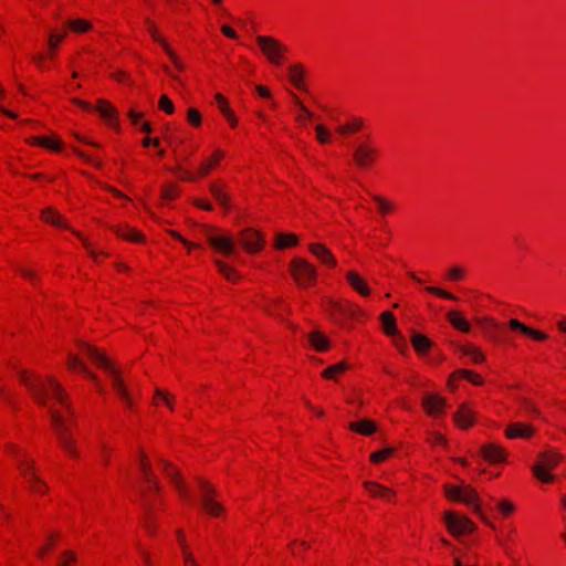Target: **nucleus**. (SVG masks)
<instances>
[{
    "instance_id": "5",
    "label": "nucleus",
    "mask_w": 566,
    "mask_h": 566,
    "mask_svg": "<svg viewBox=\"0 0 566 566\" xmlns=\"http://www.w3.org/2000/svg\"><path fill=\"white\" fill-rule=\"evenodd\" d=\"M560 461V455L545 451L538 454V462L533 465L532 471L534 475L542 482L548 483L553 481V475L548 473V470L554 469Z\"/></svg>"
},
{
    "instance_id": "64",
    "label": "nucleus",
    "mask_w": 566,
    "mask_h": 566,
    "mask_svg": "<svg viewBox=\"0 0 566 566\" xmlns=\"http://www.w3.org/2000/svg\"><path fill=\"white\" fill-rule=\"evenodd\" d=\"M255 91L262 97H270L271 96L270 91L266 87H264V86L258 85V86H255Z\"/></svg>"
},
{
    "instance_id": "40",
    "label": "nucleus",
    "mask_w": 566,
    "mask_h": 566,
    "mask_svg": "<svg viewBox=\"0 0 566 566\" xmlns=\"http://www.w3.org/2000/svg\"><path fill=\"white\" fill-rule=\"evenodd\" d=\"M177 534L184 551L185 566H199L196 559L193 558L192 554L187 549V546L184 544L181 531H177Z\"/></svg>"
},
{
    "instance_id": "48",
    "label": "nucleus",
    "mask_w": 566,
    "mask_h": 566,
    "mask_svg": "<svg viewBox=\"0 0 566 566\" xmlns=\"http://www.w3.org/2000/svg\"><path fill=\"white\" fill-rule=\"evenodd\" d=\"M221 157H222V153H221V151H217V153H216V156H214V160H213V163H205V164H202V165L200 166V168H199V174H200L201 176L207 175V174L210 171V169L213 167V165H214V164H216V163H217Z\"/></svg>"
},
{
    "instance_id": "31",
    "label": "nucleus",
    "mask_w": 566,
    "mask_h": 566,
    "mask_svg": "<svg viewBox=\"0 0 566 566\" xmlns=\"http://www.w3.org/2000/svg\"><path fill=\"white\" fill-rule=\"evenodd\" d=\"M298 242V239L293 233H276L275 248L284 249L287 247H294Z\"/></svg>"
},
{
    "instance_id": "42",
    "label": "nucleus",
    "mask_w": 566,
    "mask_h": 566,
    "mask_svg": "<svg viewBox=\"0 0 566 566\" xmlns=\"http://www.w3.org/2000/svg\"><path fill=\"white\" fill-rule=\"evenodd\" d=\"M458 374L468 379L469 381H471L472 384L474 385H481L482 384V377L479 375V374H475L471 370H467V369H461L458 371Z\"/></svg>"
},
{
    "instance_id": "27",
    "label": "nucleus",
    "mask_w": 566,
    "mask_h": 566,
    "mask_svg": "<svg viewBox=\"0 0 566 566\" xmlns=\"http://www.w3.org/2000/svg\"><path fill=\"white\" fill-rule=\"evenodd\" d=\"M447 318L454 328L463 333H469L471 331L469 322L464 317H462L458 312H449L447 314Z\"/></svg>"
},
{
    "instance_id": "33",
    "label": "nucleus",
    "mask_w": 566,
    "mask_h": 566,
    "mask_svg": "<svg viewBox=\"0 0 566 566\" xmlns=\"http://www.w3.org/2000/svg\"><path fill=\"white\" fill-rule=\"evenodd\" d=\"M459 350L463 355L469 356L475 364L482 363L484 360V355L473 345H462L459 347Z\"/></svg>"
},
{
    "instance_id": "59",
    "label": "nucleus",
    "mask_w": 566,
    "mask_h": 566,
    "mask_svg": "<svg viewBox=\"0 0 566 566\" xmlns=\"http://www.w3.org/2000/svg\"><path fill=\"white\" fill-rule=\"evenodd\" d=\"M499 509L502 513L504 514H510L511 512H513L514 510V506L512 503H510L509 501H502L500 502L499 504Z\"/></svg>"
},
{
    "instance_id": "53",
    "label": "nucleus",
    "mask_w": 566,
    "mask_h": 566,
    "mask_svg": "<svg viewBox=\"0 0 566 566\" xmlns=\"http://www.w3.org/2000/svg\"><path fill=\"white\" fill-rule=\"evenodd\" d=\"M374 200L378 203L379 209L382 213H387L392 209V205L388 201H386L380 196H374Z\"/></svg>"
},
{
    "instance_id": "44",
    "label": "nucleus",
    "mask_w": 566,
    "mask_h": 566,
    "mask_svg": "<svg viewBox=\"0 0 566 566\" xmlns=\"http://www.w3.org/2000/svg\"><path fill=\"white\" fill-rule=\"evenodd\" d=\"M427 291L429 293H432V294H434L437 296H440V297H443V298H447V300H452V301L457 300V296L453 295L452 293L447 292V291L441 290V289H438V287H434V286L427 287Z\"/></svg>"
},
{
    "instance_id": "18",
    "label": "nucleus",
    "mask_w": 566,
    "mask_h": 566,
    "mask_svg": "<svg viewBox=\"0 0 566 566\" xmlns=\"http://www.w3.org/2000/svg\"><path fill=\"white\" fill-rule=\"evenodd\" d=\"M473 412L468 405L463 403L454 415V422L462 429H467L473 423Z\"/></svg>"
},
{
    "instance_id": "38",
    "label": "nucleus",
    "mask_w": 566,
    "mask_h": 566,
    "mask_svg": "<svg viewBox=\"0 0 566 566\" xmlns=\"http://www.w3.org/2000/svg\"><path fill=\"white\" fill-rule=\"evenodd\" d=\"M210 191L212 196L216 198V200L219 201L220 205H222L226 209L229 208V198L220 187H218L217 185H211Z\"/></svg>"
},
{
    "instance_id": "55",
    "label": "nucleus",
    "mask_w": 566,
    "mask_h": 566,
    "mask_svg": "<svg viewBox=\"0 0 566 566\" xmlns=\"http://www.w3.org/2000/svg\"><path fill=\"white\" fill-rule=\"evenodd\" d=\"M177 193H178V192H177V189H176L175 187H172V186H169V187H165V188L163 189V193H161V196H163V198H164L165 200H168V201H169V200L175 199V198L177 197Z\"/></svg>"
},
{
    "instance_id": "43",
    "label": "nucleus",
    "mask_w": 566,
    "mask_h": 566,
    "mask_svg": "<svg viewBox=\"0 0 566 566\" xmlns=\"http://www.w3.org/2000/svg\"><path fill=\"white\" fill-rule=\"evenodd\" d=\"M159 108L167 114H172L175 106L167 95H161L159 99Z\"/></svg>"
},
{
    "instance_id": "32",
    "label": "nucleus",
    "mask_w": 566,
    "mask_h": 566,
    "mask_svg": "<svg viewBox=\"0 0 566 566\" xmlns=\"http://www.w3.org/2000/svg\"><path fill=\"white\" fill-rule=\"evenodd\" d=\"M290 81L300 90L303 88L304 69L301 64H294L289 67Z\"/></svg>"
},
{
    "instance_id": "49",
    "label": "nucleus",
    "mask_w": 566,
    "mask_h": 566,
    "mask_svg": "<svg viewBox=\"0 0 566 566\" xmlns=\"http://www.w3.org/2000/svg\"><path fill=\"white\" fill-rule=\"evenodd\" d=\"M188 120L195 125L199 126L201 124V115L196 108H189L187 112Z\"/></svg>"
},
{
    "instance_id": "63",
    "label": "nucleus",
    "mask_w": 566,
    "mask_h": 566,
    "mask_svg": "<svg viewBox=\"0 0 566 566\" xmlns=\"http://www.w3.org/2000/svg\"><path fill=\"white\" fill-rule=\"evenodd\" d=\"M293 98L295 101V103L300 106L301 111L307 116V117H312L313 114L301 103L300 98L296 96V95H293Z\"/></svg>"
},
{
    "instance_id": "1",
    "label": "nucleus",
    "mask_w": 566,
    "mask_h": 566,
    "mask_svg": "<svg viewBox=\"0 0 566 566\" xmlns=\"http://www.w3.org/2000/svg\"><path fill=\"white\" fill-rule=\"evenodd\" d=\"M21 382L29 389L33 398L43 407H46L50 412L51 423L57 437L61 447L71 457L76 458L77 451L75 442L69 432V428L64 417L54 408L49 406V399H55L72 415V408L67 402L66 394L62 386L53 378H48L46 381L39 377H30L27 371L19 374Z\"/></svg>"
},
{
    "instance_id": "56",
    "label": "nucleus",
    "mask_w": 566,
    "mask_h": 566,
    "mask_svg": "<svg viewBox=\"0 0 566 566\" xmlns=\"http://www.w3.org/2000/svg\"><path fill=\"white\" fill-rule=\"evenodd\" d=\"M65 36V33H61V34H54V33H51L50 34V39H49V46L53 50L57 46V43L63 40Z\"/></svg>"
},
{
    "instance_id": "45",
    "label": "nucleus",
    "mask_w": 566,
    "mask_h": 566,
    "mask_svg": "<svg viewBox=\"0 0 566 566\" xmlns=\"http://www.w3.org/2000/svg\"><path fill=\"white\" fill-rule=\"evenodd\" d=\"M157 399H161L170 409H172V397L168 392L156 389L155 402H157Z\"/></svg>"
},
{
    "instance_id": "26",
    "label": "nucleus",
    "mask_w": 566,
    "mask_h": 566,
    "mask_svg": "<svg viewBox=\"0 0 566 566\" xmlns=\"http://www.w3.org/2000/svg\"><path fill=\"white\" fill-rule=\"evenodd\" d=\"M411 343L416 352L419 354L427 353L432 346L431 340L427 336L416 332L411 334Z\"/></svg>"
},
{
    "instance_id": "46",
    "label": "nucleus",
    "mask_w": 566,
    "mask_h": 566,
    "mask_svg": "<svg viewBox=\"0 0 566 566\" xmlns=\"http://www.w3.org/2000/svg\"><path fill=\"white\" fill-rule=\"evenodd\" d=\"M139 465H140L142 472H143L144 480L154 475L151 472V465L149 464L148 461H146L144 453H142V459H140Z\"/></svg>"
},
{
    "instance_id": "25",
    "label": "nucleus",
    "mask_w": 566,
    "mask_h": 566,
    "mask_svg": "<svg viewBox=\"0 0 566 566\" xmlns=\"http://www.w3.org/2000/svg\"><path fill=\"white\" fill-rule=\"evenodd\" d=\"M348 427L352 431L364 436H370L376 431V424L368 419H361L358 422H350Z\"/></svg>"
},
{
    "instance_id": "52",
    "label": "nucleus",
    "mask_w": 566,
    "mask_h": 566,
    "mask_svg": "<svg viewBox=\"0 0 566 566\" xmlns=\"http://www.w3.org/2000/svg\"><path fill=\"white\" fill-rule=\"evenodd\" d=\"M395 337V345L396 347L399 349V352L401 353H406L408 350V345H407V342H406V338L400 335L398 332H397V335H392Z\"/></svg>"
},
{
    "instance_id": "60",
    "label": "nucleus",
    "mask_w": 566,
    "mask_h": 566,
    "mask_svg": "<svg viewBox=\"0 0 566 566\" xmlns=\"http://www.w3.org/2000/svg\"><path fill=\"white\" fill-rule=\"evenodd\" d=\"M221 31L226 36H228L230 39L238 38L237 33L229 25H222Z\"/></svg>"
},
{
    "instance_id": "57",
    "label": "nucleus",
    "mask_w": 566,
    "mask_h": 566,
    "mask_svg": "<svg viewBox=\"0 0 566 566\" xmlns=\"http://www.w3.org/2000/svg\"><path fill=\"white\" fill-rule=\"evenodd\" d=\"M62 556L63 562L61 566H70L71 563L76 562V555L73 552H64Z\"/></svg>"
},
{
    "instance_id": "51",
    "label": "nucleus",
    "mask_w": 566,
    "mask_h": 566,
    "mask_svg": "<svg viewBox=\"0 0 566 566\" xmlns=\"http://www.w3.org/2000/svg\"><path fill=\"white\" fill-rule=\"evenodd\" d=\"M39 146H42V147H45L49 149H53V150L60 149V143L57 140H53L48 137H42V140H39Z\"/></svg>"
},
{
    "instance_id": "62",
    "label": "nucleus",
    "mask_w": 566,
    "mask_h": 566,
    "mask_svg": "<svg viewBox=\"0 0 566 566\" xmlns=\"http://www.w3.org/2000/svg\"><path fill=\"white\" fill-rule=\"evenodd\" d=\"M430 441L433 443V444H444L446 443V439L442 434L440 433H433L431 436V439Z\"/></svg>"
},
{
    "instance_id": "4",
    "label": "nucleus",
    "mask_w": 566,
    "mask_h": 566,
    "mask_svg": "<svg viewBox=\"0 0 566 566\" xmlns=\"http://www.w3.org/2000/svg\"><path fill=\"white\" fill-rule=\"evenodd\" d=\"M256 42L268 57V60L274 64L280 65L284 59V54L287 48L272 36L259 35Z\"/></svg>"
},
{
    "instance_id": "7",
    "label": "nucleus",
    "mask_w": 566,
    "mask_h": 566,
    "mask_svg": "<svg viewBox=\"0 0 566 566\" xmlns=\"http://www.w3.org/2000/svg\"><path fill=\"white\" fill-rule=\"evenodd\" d=\"M444 492L447 497L450 500L459 501L465 503L468 505H474V509L479 511V505L476 504V492L470 486H457V485H446Z\"/></svg>"
},
{
    "instance_id": "58",
    "label": "nucleus",
    "mask_w": 566,
    "mask_h": 566,
    "mask_svg": "<svg viewBox=\"0 0 566 566\" xmlns=\"http://www.w3.org/2000/svg\"><path fill=\"white\" fill-rule=\"evenodd\" d=\"M145 482L148 484V488L149 490L154 491V492H158L160 486H159V482H158V479L153 475L148 479H145Z\"/></svg>"
},
{
    "instance_id": "34",
    "label": "nucleus",
    "mask_w": 566,
    "mask_h": 566,
    "mask_svg": "<svg viewBox=\"0 0 566 566\" xmlns=\"http://www.w3.org/2000/svg\"><path fill=\"white\" fill-rule=\"evenodd\" d=\"M67 365L70 368H76L83 374H85L91 380L97 382V378L94 374H92L86 366L74 355H70L67 359Z\"/></svg>"
},
{
    "instance_id": "21",
    "label": "nucleus",
    "mask_w": 566,
    "mask_h": 566,
    "mask_svg": "<svg viewBox=\"0 0 566 566\" xmlns=\"http://www.w3.org/2000/svg\"><path fill=\"white\" fill-rule=\"evenodd\" d=\"M96 109L111 126H117L116 109L108 102L99 99Z\"/></svg>"
},
{
    "instance_id": "3",
    "label": "nucleus",
    "mask_w": 566,
    "mask_h": 566,
    "mask_svg": "<svg viewBox=\"0 0 566 566\" xmlns=\"http://www.w3.org/2000/svg\"><path fill=\"white\" fill-rule=\"evenodd\" d=\"M291 273L300 286L307 287L315 283L316 269L301 258H294L290 264Z\"/></svg>"
},
{
    "instance_id": "61",
    "label": "nucleus",
    "mask_w": 566,
    "mask_h": 566,
    "mask_svg": "<svg viewBox=\"0 0 566 566\" xmlns=\"http://www.w3.org/2000/svg\"><path fill=\"white\" fill-rule=\"evenodd\" d=\"M73 103L81 106L83 109L87 111V112H92L94 108L91 104L82 101V99H78V98H74L73 99Z\"/></svg>"
},
{
    "instance_id": "12",
    "label": "nucleus",
    "mask_w": 566,
    "mask_h": 566,
    "mask_svg": "<svg viewBox=\"0 0 566 566\" xmlns=\"http://www.w3.org/2000/svg\"><path fill=\"white\" fill-rule=\"evenodd\" d=\"M376 154L375 148L366 144H359L355 149L354 159L358 167L366 168L373 164Z\"/></svg>"
},
{
    "instance_id": "24",
    "label": "nucleus",
    "mask_w": 566,
    "mask_h": 566,
    "mask_svg": "<svg viewBox=\"0 0 566 566\" xmlns=\"http://www.w3.org/2000/svg\"><path fill=\"white\" fill-rule=\"evenodd\" d=\"M308 342L318 352H325L329 347L328 338L318 331L308 334Z\"/></svg>"
},
{
    "instance_id": "14",
    "label": "nucleus",
    "mask_w": 566,
    "mask_h": 566,
    "mask_svg": "<svg viewBox=\"0 0 566 566\" xmlns=\"http://www.w3.org/2000/svg\"><path fill=\"white\" fill-rule=\"evenodd\" d=\"M422 405L430 416H438L443 412L446 400L438 395L428 394L423 398Z\"/></svg>"
},
{
    "instance_id": "15",
    "label": "nucleus",
    "mask_w": 566,
    "mask_h": 566,
    "mask_svg": "<svg viewBox=\"0 0 566 566\" xmlns=\"http://www.w3.org/2000/svg\"><path fill=\"white\" fill-rule=\"evenodd\" d=\"M533 432L534 428L531 424L514 422L506 428L505 436L510 439L530 438Z\"/></svg>"
},
{
    "instance_id": "22",
    "label": "nucleus",
    "mask_w": 566,
    "mask_h": 566,
    "mask_svg": "<svg viewBox=\"0 0 566 566\" xmlns=\"http://www.w3.org/2000/svg\"><path fill=\"white\" fill-rule=\"evenodd\" d=\"M364 486L373 496L390 500L394 495L392 490L385 488L376 482L366 481L364 482Z\"/></svg>"
},
{
    "instance_id": "10",
    "label": "nucleus",
    "mask_w": 566,
    "mask_h": 566,
    "mask_svg": "<svg viewBox=\"0 0 566 566\" xmlns=\"http://www.w3.org/2000/svg\"><path fill=\"white\" fill-rule=\"evenodd\" d=\"M239 242L250 253L260 251L263 248L264 240L260 233L252 229H245L240 232Z\"/></svg>"
},
{
    "instance_id": "8",
    "label": "nucleus",
    "mask_w": 566,
    "mask_h": 566,
    "mask_svg": "<svg viewBox=\"0 0 566 566\" xmlns=\"http://www.w3.org/2000/svg\"><path fill=\"white\" fill-rule=\"evenodd\" d=\"M198 483L201 490V500L205 510L211 515L217 516L219 513L223 511V507L221 506V504L213 500L216 490L211 484L203 480H198Z\"/></svg>"
},
{
    "instance_id": "23",
    "label": "nucleus",
    "mask_w": 566,
    "mask_h": 566,
    "mask_svg": "<svg viewBox=\"0 0 566 566\" xmlns=\"http://www.w3.org/2000/svg\"><path fill=\"white\" fill-rule=\"evenodd\" d=\"M482 454L486 460L492 462H500L504 460V450L493 443L483 446Z\"/></svg>"
},
{
    "instance_id": "16",
    "label": "nucleus",
    "mask_w": 566,
    "mask_h": 566,
    "mask_svg": "<svg viewBox=\"0 0 566 566\" xmlns=\"http://www.w3.org/2000/svg\"><path fill=\"white\" fill-rule=\"evenodd\" d=\"M146 24L148 27V30H149V33L151 34L153 39L155 41H157L159 44L163 45V48L165 49V51L167 52V54L169 55V57L171 59V61L174 62V64L179 69V70H182V65L180 63V61L178 60L176 53L170 49V46L168 45V43L158 34L157 32V29L156 27L154 25V23L149 20V19H146Z\"/></svg>"
},
{
    "instance_id": "50",
    "label": "nucleus",
    "mask_w": 566,
    "mask_h": 566,
    "mask_svg": "<svg viewBox=\"0 0 566 566\" xmlns=\"http://www.w3.org/2000/svg\"><path fill=\"white\" fill-rule=\"evenodd\" d=\"M448 276L452 281H460L464 276V271L460 266H452L448 272Z\"/></svg>"
},
{
    "instance_id": "11",
    "label": "nucleus",
    "mask_w": 566,
    "mask_h": 566,
    "mask_svg": "<svg viewBox=\"0 0 566 566\" xmlns=\"http://www.w3.org/2000/svg\"><path fill=\"white\" fill-rule=\"evenodd\" d=\"M18 467L21 471V474L27 479V481L32 485V490L35 492H44L48 488L46 485L36 476L34 473V462L28 460H20L18 462Z\"/></svg>"
},
{
    "instance_id": "39",
    "label": "nucleus",
    "mask_w": 566,
    "mask_h": 566,
    "mask_svg": "<svg viewBox=\"0 0 566 566\" xmlns=\"http://www.w3.org/2000/svg\"><path fill=\"white\" fill-rule=\"evenodd\" d=\"M67 25L75 32H85L92 28V24L83 19L70 20Z\"/></svg>"
},
{
    "instance_id": "28",
    "label": "nucleus",
    "mask_w": 566,
    "mask_h": 566,
    "mask_svg": "<svg viewBox=\"0 0 566 566\" xmlns=\"http://www.w3.org/2000/svg\"><path fill=\"white\" fill-rule=\"evenodd\" d=\"M114 230H115L116 234L123 239H126V240H129L133 242L143 241V234L128 226H120V227L115 228Z\"/></svg>"
},
{
    "instance_id": "54",
    "label": "nucleus",
    "mask_w": 566,
    "mask_h": 566,
    "mask_svg": "<svg viewBox=\"0 0 566 566\" xmlns=\"http://www.w3.org/2000/svg\"><path fill=\"white\" fill-rule=\"evenodd\" d=\"M216 101L219 105V108L223 115H229V106L227 99L221 94H216Z\"/></svg>"
},
{
    "instance_id": "13",
    "label": "nucleus",
    "mask_w": 566,
    "mask_h": 566,
    "mask_svg": "<svg viewBox=\"0 0 566 566\" xmlns=\"http://www.w3.org/2000/svg\"><path fill=\"white\" fill-rule=\"evenodd\" d=\"M160 464L163 465V470L165 474L171 480V482L177 488L180 495L185 499H188V489L185 485L184 481L181 480V476L179 472L167 461L159 460Z\"/></svg>"
},
{
    "instance_id": "9",
    "label": "nucleus",
    "mask_w": 566,
    "mask_h": 566,
    "mask_svg": "<svg viewBox=\"0 0 566 566\" xmlns=\"http://www.w3.org/2000/svg\"><path fill=\"white\" fill-rule=\"evenodd\" d=\"M205 235L210 245L224 255H232L235 252V243L228 235L212 234L210 230H205Z\"/></svg>"
},
{
    "instance_id": "37",
    "label": "nucleus",
    "mask_w": 566,
    "mask_h": 566,
    "mask_svg": "<svg viewBox=\"0 0 566 566\" xmlns=\"http://www.w3.org/2000/svg\"><path fill=\"white\" fill-rule=\"evenodd\" d=\"M214 263H216L219 272L222 275H224L227 280L234 281V280L239 279V274L237 273V271L233 268L229 266L228 264L223 263L220 260H216Z\"/></svg>"
},
{
    "instance_id": "17",
    "label": "nucleus",
    "mask_w": 566,
    "mask_h": 566,
    "mask_svg": "<svg viewBox=\"0 0 566 566\" xmlns=\"http://www.w3.org/2000/svg\"><path fill=\"white\" fill-rule=\"evenodd\" d=\"M509 327L513 331H517L528 337H532L535 340H545L547 338V335L545 333L535 331L515 318L510 319Z\"/></svg>"
},
{
    "instance_id": "36",
    "label": "nucleus",
    "mask_w": 566,
    "mask_h": 566,
    "mask_svg": "<svg viewBox=\"0 0 566 566\" xmlns=\"http://www.w3.org/2000/svg\"><path fill=\"white\" fill-rule=\"evenodd\" d=\"M363 127L361 118H353L350 122L337 127V132L342 135L355 133Z\"/></svg>"
},
{
    "instance_id": "6",
    "label": "nucleus",
    "mask_w": 566,
    "mask_h": 566,
    "mask_svg": "<svg viewBox=\"0 0 566 566\" xmlns=\"http://www.w3.org/2000/svg\"><path fill=\"white\" fill-rule=\"evenodd\" d=\"M443 521L447 525L448 531L453 536H460L465 533L474 531V523L465 516L458 515L454 512H446Z\"/></svg>"
},
{
    "instance_id": "2",
    "label": "nucleus",
    "mask_w": 566,
    "mask_h": 566,
    "mask_svg": "<svg viewBox=\"0 0 566 566\" xmlns=\"http://www.w3.org/2000/svg\"><path fill=\"white\" fill-rule=\"evenodd\" d=\"M80 348L91 360H93L97 366L104 368L109 374L113 380L114 389L127 405H130L129 394L125 388V385L120 379L117 369L112 365L108 358L96 347H93L86 343H81Z\"/></svg>"
},
{
    "instance_id": "41",
    "label": "nucleus",
    "mask_w": 566,
    "mask_h": 566,
    "mask_svg": "<svg viewBox=\"0 0 566 566\" xmlns=\"http://www.w3.org/2000/svg\"><path fill=\"white\" fill-rule=\"evenodd\" d=\"M394 453L392 448H385L384 450L371 453L370 460L375 463L380 462L389 458Z\"/></svg>"
},
{
    "instance_id": "29",
    "label": "nucleus",
    "mask_w": 566,
    "mask_h": 566,
    "mask_svg": "<svg viewBox=\"0 0 566 566\" xmlns=\"http://www.w3.org/2000/svg\"><path fill=\"white\" fill-rule=\"evenodd\" d=\"M42 219L45 222L51 223L53 226L67 228V224L63 221L62 216L60 213H57L55 210H53L52 208H45L42 211Z\"/></svg>"
},
{
    "instance_id": "47",
    "label": "nucleus",
    "mask_w": 566,
    "mask_h": 566,
    "mask_svg": "<svg viewBox=\"0 0 566 566\" xmlns=\"http://www.w3.org/2000/svg\"><path fill=\"white\" fill-rule=\"evenodd\" d=\"M315 130L317 133V139L322 144H326L329 140V132L323 125H316Z\"/></svg>"
},
{
    "instance_id": "30",
    "label": "nucleus",
    "mask_w": 566,
    "mask_h": 566,
    "mask_svg": "<svg viewBox=\"0 0 566 566\" xmlns=\"http://www.w3.org/2000/svg\"><path fill=\"white\" fill-rule=\"evenodd\" d=\"M380 319L382 322L384 332L387 335H397L398 329H397L396 319H395V316L392 315V313L384 312L380 315Z\"/></svg>"
},
{
    "instance_id": "19",
    "label": "nucleus",
    "mask_w": 566,
    "mask_h": 566,
    "mask_svg": "<svg viewBox=\"0 0 566 566\" xmlns=\"http://www.w3.org/2000/svg\"><path fill=\"white\" fill-rule=\"evenodd\" d=\"M346 279L352 287L363 296L370 294V290L367 286V282L356 272L350 271L346 274Z\"/></svg>"
},
{
    "instance_id": "35",
    "label": "nucleus",
    "mask_w": 566,
    "mask_h": 566,
    "mask_svg": "<svg viewBox=\"0 0 566 566\" xmlns=\"http://www.w3.org/2000/svg\"><path fill=\"white\" fill-rule=\"evenodd\" d=\"M348 368L345 361L332 365L323 370L322 376L326 379H335L336 375L344 373Z\"/></svg>"
},
{
    "instance_id": "20",
    "label": "nucleus",
    "mask_w": 566,
    "mask_h": 566,
    "mask_svg": "<svg viewBox=\"0 0 566 566\" xmlns=\"http://www.w3.org/2000/svg\"><path fill=\"white\" fill-rule=\"evenodd\" d=\"M310 251L322 262L332 266L336 265V260L334 259L332 252L323 244L313 243L310 245Z\"/></svg>"
}]
</instances>
